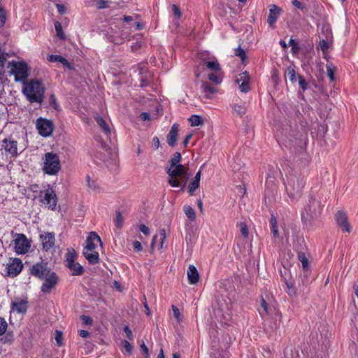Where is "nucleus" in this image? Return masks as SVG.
Here are the masks:
<instances>
[{"label": "nucleus", "instance_id": "1", "mask_svg": "<svg viewBox=\"0 0 358 358\" xmlns=\"http://www.w3.org/2000/svg\"><path fill=\"white\" fill-rule=\"evenodd\" d=\"M182 159L181 154L176 152L169 161V166L166 167L168 182L173 187H180L183 191L190 177L187 169L185 165L180 164Z\"/></svg>", "mask_w": 358, "mask_h": 358}, {"label": "nucleus", "instance_id": "2", "mask_svg": "<svg viewBox=\"0 0 358 358\" xmlns=\"http://www.w3.org/2000/svg\"><path fill=\"white\" fill-rule=\"evenodd\" d=\"M282 170L285 173L286 180H284V185L287 194L291 199H297L302 194L305 185L304 178L287 165L282 167Z\"/></svg>", "mask_w": 358, "mask_h": 358}, {"label": "nucleus", "instance_id": "3", "mask_svg": "<svg viewBox=\"0 0 358 358\" xmlns=\"http://www.w3.org/2000/svg\"><path fill=\"white\" fill-rule=\"evenodd\" d=\"M22 92L30 103L41 104L44 101L45 87L39 80L31 79L25 82Z\"/></svg>", "mask_w": 358, "mask_h": 358}, {"label": "nucleus", "instance_id": "4", "mask_svg": "<svg viewBox=\"0 0 358 358\" xmlns=\"http://www.w3.org/2000/svg\"><path fill=\"white\" fill-rule=\"evenodd\" d=\"M322 210V208L320 202L315 199L310 198L307 206L301 213V220L303 222L306 224L312 223V222L320 217Z\"/></svg>", "mask_w": 358, "mask_h": 358}, {"label": "nucleus", "instance_id": "5", "mask_svg": "<svg viewBox=\"0 0 358 358\" xmlns=\"http://www.w3.org/2000/svg\"><path fill=\"white\" fill-rule=\"evenodd\" d=\"M10 73L14 76L15 81L24 84L27 82L30 69L24 61H12L8 64Z\"/></svg>", "mask_w": 358, "mask_h": 358}, {"label": "nucleus", "instance_id": "6", "mask_svg": "<svg viewBox=\"0 0 358 358\" xmlns=\"http://www.w3.org/2000/svg\"><path fill=\"white\" fill-rule=\"evenodd\" d=\"M43 165L42 170L44 173L49 176H56L61 170V164L59 156L53 152H47L43 158Z\"/></svg>", "mask_w": 358, "mask_h": 358}, {"label": "nucleus", "instance_id": "7", "mask_svg": "<svg viewBox=\"0 0 358 358\" xmlns=\"http://www.w3.org/2000/svg\"><path fill=\"white\" fill-rule=\"evenodd\" d=\"M40 201L45 205L46 208L52 210L56 209L57 204V197L55 191L48 185V187L42 190L39 193Z\"/></svg>", "mask_w": 358, "mask_h": 358}, {"label": "nucleus", "instance_id": "8", "mask_svg": "<svg viewBox=\"0 0 358 358\" xmlns=\"http://www.w3.org/2000/svg\"><path fill=\"white\" fill-rule=\"evenodd\" d=\"M13 242L14 250L18 255H24L27 253L30 249V241L23 234H16Z\"/></svg>", "mask_w": 358, "mask_h": 358}, {"label": "nucleus", "instance_id": "9", "mask_svg": "<svg viewBox=\"0 0 358 358\" xmlns=\"http://www.w3.org/2000/svg\"><path fill=\"white\" fill-rule=\"evenodd\" d=\"M36 127L41 136L49 137L53 132L54 124L50 120L39 117L36 120Z\"/></svg>", "mask_w": 358, "mask_h": 358}, {"label": "nucleus", "instance_id": "10", "mask_svg": "<svg viewBox=\"0 0 358 358\" xmlns=\"http://www.w3.org/2000/svg\"><path fill=\"white\" fill-rule=\"evenodd\" d=\"M23 268L22 262L18 258L10 259L6 266V275L10 278L17 276Z\"/></svg>", "mask_w": 358, "mask_h": 358}, {"label": "nucleus", "instance_id": "11", "mask_svg": "<svg viewBox=\"0 0 358 358\" xmlns=\"http://www.w3.org/2000/svg\"><path fill=\"white\" fill-rule=\"evenodd\" d=\"M43 280L44 282L41 287V291L44 294H50L59 282L57 275L53 271L50 272L48 276L43 278Z\"/></svg>", "mask_w": 358, "mask_h": 358}, {"label": "nucleus", "instance_id": "12", "mask_svg": "<svg viewBox=\"0 0 358 358\" xmlns=\"http://www.w3.org/2000/svg\"><path fill=\"white\" fill-rule=\"evenodd\" d=\"M11 310L17 313L24 314L28 308L27 299L17 297L11 302Z\"/></svg>", "mask_w": 358, "mask_h": 358}, {"label": "nucleus", "instance_id": "13", "mask_svg": "<svg viewBox=\"0 0 358 358\" xmlns=\"http://www.w3.org/2000/svg\"><path fill=\"white\" fill-rule=\"evenodd\" d=\"M42 243L43 250L48 251L52 249L55 244V236L53 232H45L39 236Z\"/></svg>", "mask_w": 358, "mask_h": 358}, {"label": "nucleus", "instance_id": "14", "mask_svg": "<svg viewBox=\"0 0 358 358\" xmlns=\"http://www.w3.org/2000/svg\"><path fill=\"white\" fill-rule=\"evenodd\" d=\"M268 7L269 14L268 15L267 22L270 27H271V29H273L275 28V22L280 17L282 13V10L280 8H279L275 4H271Z\"/></svg>", "mask_w": 358, "mask_h": 358}, {"label": "nucleus", "instance_id": "15", "mask_svg": "<svg viewBox=\"0 0 358 358\" xmlns=\"http://www.w3.org/2000/svg\"><path fill=\"white\" fill-rule=\"evenodd\" d=\"M51 271L49 268L40 263L33 265L30 268V273L41 280L47 277L48 273Z\"/></svg>", "mask_w": 358, "mask_h": 358}, {"label": "nucleus", "instance_id": "16", "mask_svg": "<svg viewBox=\"0 0 358 358\" xmlns=\"http://www.w3.org/2000/svg\"><path fill=\"white\" fill-rule=\"evenodd\" d=\"M2 147L5 150L6 152L8 153L11 157H17L18 155L17 152V142L11 138H5L2 141Z\"/></svg>", "mask_w": 358, "mask_h": 358}, {"label": "nucleus", "instance_id": "17", "mask_svg": "<svg viewBox=\"0 0 358 358\" xmlns=\"http://www.w3.org/2000/svg\"><path fill=\"white\" fill-rule=\"evenodd\" d=\"M336 221L343 231L348 233L351 231V226L348 222V217L345 212L338 211L336 214Z\"/></svg>", "mask_w": 358, "mask_h": 358}, {"label": "nucleus", "instance_id": "18", "mask_svg": "<svg viewBox=\"0 0 358 358\" xmlns=\"http://www.w3.org/2000/svg\"><path fill=\"white\" fill-rule=\"evenodd\" d=\"M200 59L208 69L213 71H220L222 69L217 59L215 57H207L203 54H201L200 55Z\"/></svg>", "mask_w": 358, "mask_h": 358}, {"label": "nucleus", "instance_id": "19", "mask_svg": "<svg viewBox=\"0 0 358 358\" xmlns=\"http://www.w3.org/2000/svg\"><path fill=\"white\" fill-rule=\"evenodd\" d=\"M86 242L87 245L84 248H87L88 250H95L96 248V242L99 243L101 245H102L101 238L94 231H92L89 234Z\"/></svg>", "mask_w": 358, "mask_h": 358}, {"label": "nucleus", "instance_id": "20", "mask_svg": "<svg viewBox=\"0 0 358 358\" xmlns=\"http://www.w3.org/2000/svg\"><path fill=\"white\" fill-rule=\"evenodd\" d=\"M83 254L90 264H96L99 263V255L95 250L83 248Z\"/></svg>", "mask_w": 358, "mask_h": 358}, {"label": "nucleus", "instance_id": "21", "mask_svg": "<svg viewBox=\"0 0 358 358\" xmlns=\"http://www.w3.org/2000/svg\"><path fill=\"white\" fill-rule=\"evenodd\" d=\"M178 135V125L173 124L167 135V143L171 147H174L177 142Z\"/></svg>", "mask_w": 358, "mask_h": 358}, {"label": "nucleus", "instance_id": "22", "mask_svg": "<svg viewBox=\"0 0 358 358\" xmlns=\"http://www.w3.org/2000/svg\"><path fill=\"white\" fill-rule=\"evenodd\" d=\"M189 283L194 285L199 280V274L194 265H189L187 271Z\"/></svg>", "mask_w": 358, "mask_h": 358}, {"label": "nucleus", "instance_id": "23", "mask_svg": "<svg viewBox=\"0 0 358 358\" xmlns=\"http://www.w3.org/2000/svg\"><path fill=\"white\" fill-rule=\"evenodd\" d=\"M295 67L296 66L294 64H291L286 68V70L284 73L285 78H288L290 82L292 83H295L297 80V78L296 76Z\"/></svg>", "mask_w": 358, "mask_h": 358}, {"label": "nucleus", "instance_id": "24", "mask_svg": "<svg viewBox=\"0 0 358 358\" xmlns=\"http://www.w3.org/2000/svg\"><path fill=\"white\" fill-rule=\"evenodd\" d=\"M48 60L50 62H59L68 69H71V65L69 62L61 55H50L48 56Z\"/></svg>", "mask_w": 358, "mask_h": 358}, {"label": "nucleus", "instance_id": "25", "mask_svg": "<svg viewBox=\"0 0 358 358\" xmlns=\"http://www.w3.org/2000/svg\"><path fill=\"white\" fill-rule=\"evenodd\" d=\"M66 267L71 271L72 275H81L84 273L83 267L78 262L68 264Z\"/></svg>", "mask_w": 358, "mask_h": 358}, {"label": "nucleus", "instance_id": "26", "mask_svg": "<svg viewBox=\"0 0 358 358\" xmlns=\"http://www.w3.org/2000/svg\"><path fill=\"white\" fill-rule=\"evenodd\" d=\"M201 90L202 92L204 94V97H206V99H210L212 94H213L216 92L215 88L211 86L208 83H202Z\"/></svg>", "mask_w": 358, "mask_h": 358}, {"label": "nucleus", "instance_id": "27", "mask_svg": "<svg viewBox=\"0 0 358 358\" xmlns=\"http://www.w3.org/2000/svg\"><path fill=\"white\" fill-rule=\"evenodd\" d=\"M222 69L220 71H215L212 73H209L208 76V78L214 83L215 84H220L222 81Z\"/></svg>", "mask_w": 358, "mask_h": 358}, {"label": "nucleus", "instance_id": "28", "mask_svg": "<svg viewBox=\"0 0 358 358\" xmlns=\"http://www.w3.org/2000/svg\"><path fill=\"white\" fill-rule=\"evenodd\" d=\"M94 119L99 126L103 129L106 134H110V129L106 121L98 114L94 116Z\"/></svg>", "mask_w": 358, "mask_h": 358}, {"label": "nucleus", "instance_id": "29", "mask_svg": "<svg viewBox=\"0 0 358 358\" xmlns=\"http://www.w3.org/2000/svg\"><path fill=\"white\" fill-rule=\"evenodd\" d=\"M66 266L71 263L76 262L77 254L73 248H69L66 254Z\"/></svg>", "mask_w": 358, "mask_h": 358}, {"label": "nucleus", "instance_id": "30", "mask_svg": "<svg viewBox=\"0 0 358 358\" xmlns=\"http://www.w3.org/2000/svg\"><path fill=\"white\" fill-rule=\"evenodd\" d=\"M188 120L190 122L192 127H198L203 124V117L197 115H191L189 117Z\"/></svg>", "mask_w": 358, "mask_h": 358}, {"label": "nucleus", "instance_id": "31", "mask_svg": "<svg viewBox=\"0 0 358 358\" xmlns=\"http://www.w3.org/2000/svg\"><path fill=\"white\" fill-rule=\"evenodd\" d=\"M196 241V236L194 233L188 232L185 236V242L187 249H192Z\"/></svg>", "mask_w": 358, "mask_h": 358}, {"label": "nucleus", "instance_id": "32", "mask_svg": "<svg viewBox=\"0 0 358 358\" xmlns=\"http://www.w3.org/2000/svg\"><path fill=\"white\" fill-rule=\"evenodd\" d=\"M184 212L189 220L193 221L195 220V211L190 206L185 205L184 206Z\"/></svg>", "mask_w": 358, "mask_h": 358}, {"label": "nucleus", "instance_id": "33", "mask_svg": "<svg viewBox=\"0 0 358 358\" xmlns=\"http://www.w3.org/2000/svg\"><path fill=\"white\" fill-rule=\"evenodd\" d=\"M259 312L262 317L266 315L268 313V305L263 297L261 298V309Z\"/></svg>", "mask_w": 358, "mask_h": 358}, {"label": "nucleus", "instance_id": "34", "mask_svg": "<svg viewBox=\"0 0 358 358\" xmlns=\"http://www.w3.org/2000/svg\"><path fill=\"white\" fill-rule=\"evenodd\" d=\"M289 45H290L292 48L291 52H292V55H296L299 53V50H300V47H299L298 43L294 39L291 38L289 41Z\"/></svg>", "mask_w": 358, "mask_h": 358}, {"label": "nucleus", "instance_id": "35", "mask_svg": "<svg viewBox=\"0 0 358 358\" xmlns=\"http://www.w3.org/2000/svg\"><path fill=\"white\" fill-rule=\"evenodd\" d=\"M298 259L301 262L302 267L303 270H306L308 268V260L306 258L304 252H298Z\"/></svg>", "mask_w": 358, "mask_h": 358}, {"label": "nucleus", "instance_id": "36", "mask_svg": "<svg viewBox=\"0 0 358 358\" xmlns=\"http://www.w3.org/2000/svg\"><path fill=\"white\" fill-rule=\"evenodd\" d=\"M200 182L193 179L192 182L189 184L188 186V192L192 195L194 192L199 187Z\"/></svg>", "mask_w": 358, "mask_h": 358}, {"label": "nucleus", "instance_id": "37", "mask_svg": "<svg viewBox=\"0 0 358 358\" xmlns=\"http://www.w3.org/2000/svg\"><path fill=\"white\" fill-rule=\"evenodd\" d=\"M235 81L238 84L243 82H250V76L246 71L241 73L237 76Z\"/></svg>", "mask_w": 358, "mask_h": 358}, {"label": "nucleus", "instance_id": "38", "mask_svg": "<svg viewBox=\"0 0 358 358\" xmlns=\"http://www.w3.org/2000/svg\"><path fill=\"white\" fill-rule=\"evenodd\" d=\"M297 80L300 87L303 91H306L308 88V85L304 78L301 75H298Z\"/></svg>", "mask_w": 358, "mask_h": 358}, {"label": "nucleus", "instance_id": "39", "mask_svg": "<svg viewBox=\"0 0 358 358\" xmlns=\"http://www.w3.org/2000/svg\"><path fill=\"white\" fill-rule=\"evenodd\" d=\"M8 324L3 317H0V336H3L7 331Z\"/></svg>", "mask_w": 358, "mask_h": 358}, {"label": "nucleus", "instance_id": "40", "mask_svg": "<svg viewBox=\"0 0 358 358\" xmlns=\"http://www.w3.org/2000/svg\"><path fill=\"white\" fill-rule=\"evenodd\" d=\"M327 76L331 81L334 80V67L331 64L327 65Z\"/></svg>", "mask_w": 358, "mask_h": 358}, {"label": "nucleus", "instance_id": "41", "mask_svg": "<svg viewBox=\"0 0 358 358\" xmlns=\"http://www.w3.org/2000/svg\"><path fill=\"white\" fill-rule=\"evenodd\" d=\"M115 222L116 226L118 228H121L122 227V226L123 224L124 219H123V217H122V215L120 212H117L116 213V218L115 220Z\"/></svg>", "mask_w": 358, "mask_h": 358}, {"label": "nucleus", "instance_id": "42", "mask_svg": "<svg viewBox=\"0 0 358 358\" xmlns=\"http://www.w3.org/2000/svg\"><path fill=\"white\" fill-rule=\"evenodd\" d=\"M55 28L57 36L59 37L60 38H63L64 33L62 31V24H60V22H55Z\"/></svg>", "mask_w": 358, "mask_h": 358}, {"label": "nucleus", "instance_id": "43", "mask_svg": "<svg viewBox=\"0 0 358 358\" xmlns=\"http://www.w3.org/2000/svg\"><path fill=\"white\" fill-rule=\"evenodd\" d=\"M235 55L236 56L240 57L242 61H244L246 58V54L243 49H242L241 47H238L235 50Z\"/></svg>", "mask_w": 358, "mask_h": 358}, {"label": "nucleus", "instance_id": "44", "mask_svg": "<svg viewBox=\"0 0 358 358\" xmlns=\"http://www.w3.org/2000/svg\"><path fill=\"white\" fill-rule=\"evenodd\" d=\"M172 310L173 313L174 317L178 322H180L182 320V315L180 313L179 309L176 306L172 305Z\"/></svg>", "mask_w": 358, "mask_h": 358}, {"label": "nucleus", "instance_id": "45", "mask_svg": "<svg viewBox=\"0 0 358 358\" xmlns=\"http://www.w3.org/2000/svg\"><path fill=\"white\" fill-rule=\"evenodd\" d=\"M286 287H287V292L290 296L295 295V289L294 287V284L292 282H286Z\"/></svg>", "mask_w": 358, "mask_h": 358}, {"label": "nucleus", "instance_id": "46", "mask_svg": "<svg viewBox=\"0 0 358 358\" xmlns=\"http://www.w3.org/2000/svg\"><path fill=\"white\" fill-rule=\"evenodd\" d=\"M239 89L242 92L246 93L250 91V87L249 85V82H243L239 83Z\"/></svg>", "mask_w": 358, "mask_h": 358}, {"label": "nucleus", "instance_id": "47", "mask_svg": "<svg viewBox=\"0 0 358 358\" xmlns=\"http://www.w3.org/2000/svg\"><path fill=\"white\" fill-rule=\"evenodd\" d=\"M240 229H241V232L242 235L245 238H247L248 236V227H247L246 224L244 222H241L240 224Z\"/></svg>", "mask_w": 358, "mask_h": 358}, {"label": "nucleus", "instance_id": "48", "mask_svg": "<svg viewBox=\"0 0 358 358\" xmlns=\"http://www.w3.org/2000/svg\"><path fill=\"white\" fill-rule=\"evenodd\" d=\"M234 109L240 115L245 113V108L241 105L235 104L234 106Z\"/></svg>", "mask_w": 358, "mask_h": 358}, {"label": "nucleus", "instance_id": "49", "mask_svg": "<svg viewBox=\"0 0 358 358\" xmlns=\"http://www.w3.org/2000/svg\"><path fill=\"white\" fill-rule=\"evenodd\" d=\"M55 340L58 346H61L62 345L63 336L61 331H56Z\"/></svg>", "mask_w": 358, "mask_h": 358}, {"label": "nucleus", "instance_id": "50", "mask_svg": "<svg viewBox=\"0 0 358 358\" xmlns=\"http://www.w3.org/2000/svg\"><path fill=\"white\" fill-rule=\"evenodd\" d=\"M320 47L321 50L323 52H325L329 49V43L326 40L322 39L320 41Z\"/></svg>", "mask_w": 358, "mask_h": 358}, {"label": "nucleus", "instance_id": "51", "mask_svg": "<svg viewBox=\"0 0 358 358\" xmlns=\"http://www.w3.org/2000/svg\"><path fill=\"white\" fill-rule=\"evenodd\" d=\"M6 16L3 9L0 8V27H3L6 23Z\"/></svg>", "mask_w": 358, "mask_h": 358}, {"label": "nucleus", "instance_id": "52", "mask_svg": "<svg viewBox=\"0 0 358 358\" xmlns=\"http://www.w3.org/2000/svg\"><path fill=\"white\" fill-rule=\"evenodd\" d=\"M122 343L125 351L127 353L131 354L132 352L133 346L127 341L125 340L123 341Z\"/></svg>", "mask_w": 358, "mask_h": 358}, {"label": "nucleus", "instance_id": "53", "mask_svg": "<svg viewBox=\"0 0 358 358\" xmlns=\"http://www.w3.org/2000/svg\"><path fill=\"white\" fill-rule=\"evenodd\" d=\"M292 3L294 6H295L299 10H303L305 8L304 4L298 0H292Z\"/></svg>", "mask_w": 358, "mask_h": 358}, {"label": "nucleus", "instance_id": "54", "mask_svg": "<svg viewBox=\"0 0 358 358\" xmlns=\"http://www.w3.org/2000/svg\"><path fill=\"white\" fill-rule=\"evenodd\" d=\"M81 320L85 324L90 325L92 323V320L90 316L87 315H82L81 316Z\"/></svg>", "mask_w": 358, "mask_h": 358}, {"label": "nucleus", "instance_id": "55", "mask_svg": "<svg viewBox=\"0 0 358 358\" xmlns=\"http://www.w3.org/2000/svg\"><path fill=\"white\" fill-rule=\"evenodd\" d=\"M124 331L129 339L131 340L133 338L132 331L128 326L124 327Z\"/></svg>", "mask_w": 358, "mask_h": 358}, {"label": "nucleus", "instance_id": "56", "mask_svg": "<svg viewBox=\"0 0 358 358\" xmlns=\"http://www.w3.org/2000/svg\"><path fill=\"white\" fill-rule=\"evenodd\" d=\"M159 144H160V143H159V140L158 137L155 136L152 139V147L155 150H157V149H158Z\"/></svg>", "mask_w": 358, "mask_h": 358}, {"label": "nucleus", "instance_id": "57", "mask_svg": "<svg viewBox=\"0 0 358 358\" xmlns=\"http://www.w3.org/2000/svg\"><path fill=\"white\" fill-rule=\"evenodd\" d=\"M133 246L135 250L140 252L143 250L141 243L138 241H135L133 243Z\"/></svg>", "mask_w": 358, "mask_h": 358}, {"label": "nucleus", "instance_id": "58", "mask_svg": "<svg viewBox=\"0 0 358 358\" xmlns=\"http://www.w3.org/2000/svg\"><path fill=\"white\" fill-rule=\"evenodd\" d=\"M139 230L145 235H148L150 233L149 228L145 224H141L139 226Z\"/></svg>", "mask_w": 358, "mask_h": 358}, {"label": "nucleus", "instance_id": "59", "mask_svg": "<svg viewBox=\"0 0 358 358\" xmlns=\"http://www.w3.org/2000/svg\"><path fill=\"white\" fill-rule=\"evenodd\" d=\"M96 7L99 9H102V8H106L107 7V1H103V0H99L96 3Z\"/></svg>", "mask_w": 358, "mask_h": 358}, {"label": "nucleus", "instance_id": "60", "mask_svg": "<svg viewBox=\"0 0 358 358\" xmlns=\"http://www.w3.org/2000/svg\"><path fill=\"white\" fill-rule=\"evenodd\" d=\"M159 235H160V237H161L160 248H162V246H163L164 241L166 238V231H165V230L164 229H161L160 231H159Z\"/></svg>", "mask_w": 358, "mask_h": 358}, {"label": "nucleus", "instance_id": "61", "mask_svg": "<svg viewBox=\"0 0 358 358\" xmlns=\"http://www.w3.org/2000/svg\"><path fill=\"white\" fill-rule=\"evenodd\" d=\"M140 117L143 121L150 120V115L148 113L143 112L141 113Z\"/></svg>", "mask_w": 358, "mask_h": 358}, {"label": "nucleus", "instance_id": "62", "mask_svg": "<svg viewBox=\"0 0 358 358\" xmlns=\"http://www.w3.org/2000/svg\"><path fill=\"white\" fill-rule=\"evenodd\" d=\"M141 348L143 354H145V357L148 358L149 357L148 348L145 345L144 343H143V344L141 345Z\"/></svg>", "mask_w": 358, "mask_h": 358}, {"label": "nucleus", "instance_id": "63", "mask_svg": "<svg viewBox=\"0 0 358 358\" xmlns=\"http://www.w3.org/2000/svg\"><path fill=\"white\" fill-rule=\"evenodd\" d=\"M50 103L55 108H57V107L58 106V104L56 101V97L54 94H52L50 96Z\"/></svg>", "mask_w": 358, "mask_h": 358}, {"label": "nucleus", "instance_id": "64", "mask_svg": "<svg viewBox=\"0 0 358 358\" xmlns=\"http://www.w3.org/2000/svg\"><path fill=\"white\" fill-rule=\"evenodd\" d=\"M134 20V17L129 15H124L122 17V21L126 23H129L130 22H133Z\"/></svg>", "mask_w": 358, "mask_h": 358}]
</instances>
